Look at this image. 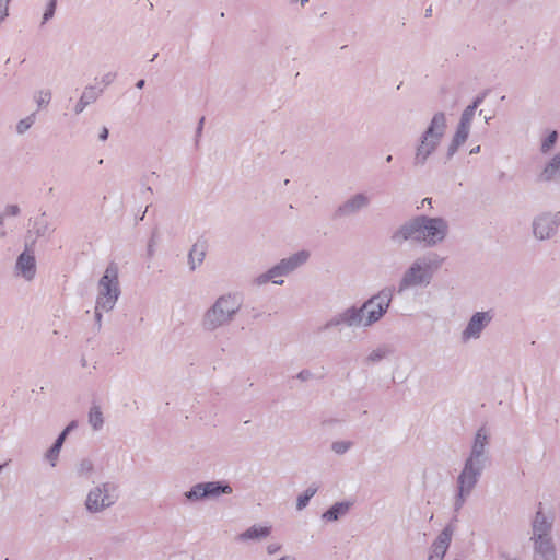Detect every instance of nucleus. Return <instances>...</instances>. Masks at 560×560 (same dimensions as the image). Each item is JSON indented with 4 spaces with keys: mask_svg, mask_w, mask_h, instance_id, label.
I'll use <instances>...</instances> for the list:
<instances>
[{
    "mask_svg": "<svg viewBox=\"0 0 560 560\" xmlns=\"http://www.w3.org/2000/svg\"><path fill=\"white\" fill-rule=\"evenodd\" d=\"M490 436L487 427H480L474 435L469 454L456 478V491L453 500V509L456 513L464 508L487 467Z\"/></svg>",
    "mask_w": 560,
    "mask_h": 560,
    "instance_id": "obj_1",
    "label": "nucleus"
},
{
    "mask_svg": "<svg viewBox=\"0 0 560 560\" xmlns=\"http://www.w3.org/2000/svg\"><path fill=\"white\" fill-rule=\"evenodd\" d=\"M450 222L444 217L419 214L402 223L393 234L392 241L401 245L413 241L425 247H435L446 241Z\"/></svg>",
    "mask_w": 560,
    "mask_h": 560,
    "instance_id": "obj_2",
    "label": "nucleus"
},
{
    "mask_svg": "<svg viewBox=\"0 0 560 560\" xmlns=\"http://www.w3.org/2000/svg\"><path fill=\"white\" fill-rule=\"evenodd\" d=\"M442 264L443 258L432 252L415 258L401 273L397 292L402 294L410 290L428 288Z\"/></svg>",
    "mask_w": 560,
    "mask_h": 560,
    "instance_id": "obj_3",
    "label": "nucleus"
},
{
    "mask_svg": "<svg viewBox=\"0 0 560 560\" xmlns=\"http://www.w3.org/2000/svg\"><path fill=\"white\" fill-rule=\"evenodd\" d=\"M446 131V115L443 112H436L415 143L412 158L415 166L421 167L427 164L429 159L439 150Z\"/></svg>",
    "mask_w": 560,
    "mask_h": 560,
    "instance_id": "obj_4",
    "label": "nucleus"
},
{
    "mask_svg": "<svg viewBox=\"0 0 560 560\" xmlns=\"http://www.w3.org/2000/svg\"><path fill=\"white\" fill-rule=\"evenodd\" d=\"M120 293L119 268L117 264L110 262L96 284L94 320L97 329L102 327L103 315L115 308Z\"/></svg>",
    "mask_w": 560,
    "mask_h": 560,
    "instance_id": "obj_5",
    "label": "nucleus"
},
{
    "mask_svg": "<svg viewBox=\"0 0 560 560\" xmlns=\"http://www.w3.org/2000/svg\"><path fill=\"white\" fill-rule=\"evenodd\" d=\"M243 306L238 293H225L217 300L202 314L200 325L205 331L214 332L234 322Z\"/></svg>",
    "mask_w": 560,
    "mask_h": 560,
    "instance_id": "obj_6",
    "label": "nucleus"
},
{
    "mask_svg": "<svg viewBox=\"0 0 560 560\" xmlns=\"http://www.w3.org/2000/svg\"><path fill=\"white\" fill-rule=\"evenodd\" d=\"M392 299V289L385 288L360 306L351 305L350 311L354 328L368 329L377 324L387 313Z\"/></svg>",
    "mask_w": 560,
    "mask_h": 560,
    "instance_id": "obj_7",
    "label": "nucleus"
},
{
    "mask_svg": "<svg viewBox=\"0 0 560 560\" xmlns=\"http://www.w3.org/2000/svg\"><path fill=\"white\" fill-rule=\"evenodd\" d=\"M553 517L550 513L537 511L533 524L530 541L533 560H557L556 546L551 536Z\"/></svg>",
    "mask_w": 560,
    "mask_h": 560,
    "instance_id": "obj_8",
    "label": "nucleus"
},
{
    "mask_svg": "<svg viewBox=\"0 0 560 560\" xmlns=\"http://www.w3.org/2000/svg\"><path fill=\"white\" fill-rule=\"evenodd\" d=\"M120 499L119 486L114 481H101L85 494L83 506L88 514L98 515L112 509Z\"/></svg>",
    "mask_w": 560,
    "mask_h": 560,
    "instance_id": "obj_9",
    "label": "nucleus"
},
{
    "mask_svg": "<svg viewBox=\"0 0 560 560\" xmlns=\"http://www.w3.org/2000/svg\"><path fill=\"white\" fill-rule=\"evenodd\" d=\"M493 319V310L478 311L472 313L459 332L460 342L467 345L469 342L479 340L486 329L491 325Z\"/></svg>",
    "mask_w": 560,
    "mask_h": 560,
    "instance_id": "obj_10",
    "label": "nucleus"
},
{
    "mask_svg": "<svg viewBox=\"0 0 560 560\" xmlns=\"http://www.w3.org/2000/svg\"><path fill=\"white\" fill-rule=\"evenodd\" d=\"M232 487L224 481H208L194 485L184 493L186 501L190 503L200 502L208 499H218L223 494H231Z\"/></svg>",
    "mask_w": 560,
    "mask_h": 560,
    "instance_id": "obj_11",
    "label": "nucleus"
},
{
    "mask_svg": "<svg viewBox=\"0 0 560 560\" xmlns=\"http://www.w3.org/2000/svg\"><path fill=\"white\" fill-rule=\"evenodd\" d=\"M560 225V212H541L533 219L532 232L536 240L552 238Z\"/></svg>",
    "mask_w": 560,
    "mask_h": 560,
    "instance_id": "obj_12",
    "label": "nucleus"
},
{
    "mask_svg": "<svg viewBox=\"0 0 560 560\" xmlns=\"http://www.w3.org/2000/svg\"><path fill=\"white\" fill-rule=\"evenodd\" d=\"M37 271L36 257L33 249L28 246L18 256L14 265V273L26 282L35 279Z\"/></svg>",
    "mask_w": 560,
    "mask_h": 560,
    "instance_id": "obj_13",
    "label": "nucleus"
},
{
    "mask_svg": "<svg viewBox=\"0 0 560 560\" xmlns=\"http://www.w3.org/2000/svg\"><path fill=\"white\" fill-rule=\"evenodd\" d=\"M371 203L368 192H357L346 199L336 210L338 218L351 217L366 209Z\"/></svg>",
    "mask_w": 560,
    "mask_h": 560,
    "instance_id": "obj_14",
    "label": "nucleus"
},
{
    "mask_svg": "<svg viewBox=\"0 0 560 560\" xmlns=\"http://www.w3.org/2000/svg\"><path fill=\"white\" fill-rule=\"evenodd\" d=\"M454 534V527L446 525L436 538L432 541L429 552L428 560H443L452 541Z\"/></svg>",
    "mask_w": 560,
    "mask_h": 560,
    "instance_id": "obj_15",
    "label": "nucleus"
},
{
    "mask_svg": "<svg viewBox=\"0 0 560 560\" xmlns=\"http://www.w3.org/2000/svg\"><path fill=\"white\" fill-rule=\"evenodd\" d=\"M538 178L542 183L560 184V151L547 159Z\"/></svg>",
    "mask_w": 560,
    "mask_h": 560,
    "instance_id": "obj_16",
    "label": "nucleus"
},
{
    "mask_svg": "<svg viewBox=\"0 0 560 560\" xmlns=\"http://www.w3.org/2000/svg\"><path fill=\"white\" fill-rule=\"evenodd\" d=\"M272 533L270 524H254L236 536L240 542L261 541L268 538Z\"/></svg>",
    "mask_w": 560,
    "mask_h": 560,
    "instance_id": "obj_17",
    "label": "nucleus"
},
{
    "mask_svg": "<svg viewBox=\"0 0 560 560\" xmlns=\"http://www.w3.org/2000/svg\"><path fill=\"white\" fill-rule=\"evenodd\" d=\"M311 253L306 249H301L291 254L290 256L282 258L278 264L283 269L287 276L294 272L296 269L302 267L310 259Z\"/></svg>",
    "mask_w": 560,
    "mask_h": 560,
    "instance_id": "obj_18",
    "label": "nucleus"
},
{
    "mask_svg": "<svg viewBox=\"0 0 560 560\" xmlns=\"http://www.w3.org/2000/svg\"><path fill=\"white\" fill-rule=\"evenodd\" d=\"M343 327L354 328L350 306L332 315L320 328V330H340Z\"/></svg>",
    "mask_w": 560,
    "mask_h": 560,
    "instance_id": "obj_19",
    "label": "nucleus"
},
{
    "mask_svg": "<svg viewBox=\"0 0 560 560\" xmlns=\"http://www.w3.org/2000/svg\"><path fill=\"white\" fill-rule=\"evenodd\" d=\"M101 90H97L93 85L85 86L81 93V96L79 97L78 102L73 107V112L77 115L81 114L89 105L96 102V100L101 95Z\"/></svg>",
    "mask_w": 560,
    "mask_h": 560,
    "instance_id": "obj_20",
    "label": "nucleus"
},
{
    "mask_svg": "<svg viewBox=\"0 0 560 560\" xmlns=\"http://www.w3.org/2000/svg\"><path fill=\"white\" fill-rule=\"evenodd\" d=\"M470 133V128L458 125L456 131L446 148V159H452L458 149L466 142Z\"/></svg>",
    "mask_w": 560,
    "mask_h": 560,
    "instance_id": "obj_21",
    "label": "nucleus"
},
{
    "mask_svg": "<svg viewBox=\"0 0 560 560\" xmlns=\"http://www.w3.org/2000/svg\"><path fill=\"white\" fill-rule=\"evenodd\" d=\"M287 275L284 273L283 269L279 264L275 265L270 269H268L266 272L260 273L254 279V283L256 285H264L268 282H272L275 284H283V277Z\"/></svg>",
    "mask_w": 560,
    "mask_h": 560,
    "instance_id": "obj_22",
    "label": "nucleus"
},
{
    "mask_svg": "<svg viewBox=\"0 0 560 560\" xmlns=\"http://www.w3.org/2000/svg\"><path fill=\"white\" fill-rule=\"evenodd\" d=\"M350 508V502H337L323 513L322 518L325 522H336L340 517L345 516L349 512Z\"/></svg>",
    "mask_w": 560,
    "mask_h": 560,
    "instance_id": "obj_23",
    "label": "nucleus"
},
{
    "mask_svg": "<svg viewBox=\"0 0 560 560\" xmlns=\"http://www.w3.org/2000/svg\"><path fill=\"white\" fill-rule=\"evenodd\" d=\"M207 253V245L205 242H197L195 243L188 254V264L191 270H195L197 267H199Z\"/></svg>",
    "mask_w": 560,
    "mask_h": 560,
    "instance_id": "obj_24",
    "label": "nucleus"
},
{
    "mask_svg": "<svg viewBox=\"0 0 560 560\" xmlns=\"http://www.w3.org/2000/svg\"><path fill=\"white\" fill-rule=\"evenodd\" d=\"M88 422L93 431H101L105 423L103 409L98 404H92L88 412Z\"/></svg>",
    "mask_w": 560,
    "mask_h": 560,
    "instance_id": "obj_25",
    "label": "nucleus"
},
{
    "mask_svg": "<svg viewBox=\"0 0 560 560\" xmlns=\"http://www.w3.org/2000/svg\"><path fill=\"white\" fill-rule=\"evenodd\" d=\"M95 464L91 458H82L75 465V474L80 478H91L95 474Z\"/></svg>",
    "mask_w": 560,
    "mask_h": 560,
    "instance_id": "obj_26",
    "label": "nucleus"
},
{
    "mask_svg": "<svg viewBox=\"0 0 560 560\" xmlns=\"http://www.w3.org/2000/svg\"><path fill=\"white\" fill-rule=\"evenodd\" d=\"M558 132L556 130L548 131L540 139L539 150L542 154H549L557 144Z\"/></svg>",
    "mask_w": 560,
    "mask_h": 560,
    "instance_id": "obj_27",
    "label": "nucleus"
},
{
    "mask_svg": "<svg viewBox=\"0 0 560 560\" xmlns=\"http://www.w3.org/2000/svg\"><path fill=\"white\" fill-rule=\"evenodd\" d=\"M52 93L49 89H39L34 92L33 101L38 109L45 108L49 105Z\"/></svg>",
    "mask_w": 560,
    "mask_h": 560,
    "instance_id": "obj_28",
    "label": "nucleus"
},
{
    "mask_svg": "<svg viewBox=\"0 0 560 560\" xmlns=\"http://www.w3.org/2000/svg\"><path fill=\"white\" fill-rule=\"evenodd\" d=\"M480 103L481 98L478 97L471 105L467 106L460 116L458 125L470 128L475 116V112Z\"/></svg>",
    "mask_w": 560,
    "mask_h": 560,
    "instance_id": "obj_29",
    "label": "nucleus"
},
{
    "mask_svg": "<svg viewBox=\"0 0 560 560\" xmlns=\"http://www.w3.org/2000/svg\"><path fill=\"white\" fill-rule=\"evenodd\" d=\"M318 488L316 486H310L306 488L296 499V509L299 511L304 510L310 500L316 494Z\"/></svg>",
    "mask_w": 560,
    "mask_h": 560,
    "instance_id": "obj_30",
    "label": "nucleus"
},
{
    "mask_svg": "<svg viewBox=\"0 0 560 560\" xmlns=\"http://www.w3.org/2000/svg\"><path fill=\"white\" fill-rule=\"evenodd\" d=\"M36 115L30 114L28 116L20 119L15 125V131L18 135H24L26 131H28L32 126L35 124Z\"/></svg>",
    "mask_w": 560,
    "mask_h": 560,
    "instance_id": "obj_31",
    "label": "nucleus"
},
{
    "mask_svg": "<svg viewBox=\"0 0 560 560\" xmlns=\"http://www.w3.org/2000/svg\"><path fill=\"white\" fill-rule=\"evenodd\" d=\"M56 5H57L56 0L48 1L47 5L45 8V11H44L43 18H42V25L46 24L48 21H50L54 18L55 11H56Z\"/></svg>",
    "mask_w": 560,
    "mask_h": 560,
    "instance_id": "obj_32",
    "label": "nucleus"
},
{
    "mask_svg": "<svg viewBox=\"0 0 560 560\" xmlns=\"http://www.w3.org/2000/svg\"><path fill=\"white\" fill-rule=\"evenodd\" d=\"M352 446L350 441H336L331 444V451L338 455L347 453Z\"/></svg>",
    "mask_w": 560,
    "mask_h": 560,
    "instance_id": "obj_33",
    "label": "nucleus"
},
{
    "mask_svg": "<svg viewBox=\"0 0 560 560\" xmlns=\"http://www.w3.org/2000/svg\"><path fill=\"white\" fill-rule=\"evenodd\" d=\"M387 355V350L385 348H376L374 350H372L366 360L371 363H375V362H380L381 360H383L385 357Z\"/></svg>",
    "mask_w": 560,
    "mask_h": 560,
    "instance_id": "obj_34",
    "label": "nucleus"
},
{
    "mask_svg": "<svg viewBox=\"0 0 560 560\" xmlns=\"http://www.w3.org/2000/svg\"><path fill=\"white\" fill-rule=\"evenodd\" d=\"M59 455H60V451L55 448V447H50L44 455L45 459L49 463L50 467H56L57 464H58V459H59Z\"/></svg>",
    "mask_w": 560,
    "mask_h": 560,
    "instance_id": "obj_35",
    "label": "nucleus"
},
{
    "mask_svg": "<svg viewBox=\"0 0 560 560\" xmlns=\"http://www.w3.org/2000/svg\"><path fill=\"white\" fill-rule=\"evenodd\" d=\"M21 212V209L18 205H8L4 207L3 211L0 213V217H3V222L5 223V219L9 217H18Z\"/></svg>",
    "mask_w": 560,
    "mask_h": 560,
    "instance_id": "obj_36",
    "label": "nucleus"
},
{
    "mask_svg": "<svg viewBox=\"0 0 560 560\" xmlns=\"http://www.w3.org/2000/svg\"><path fill=\"white\" fill-rule=\"evenodd\" d=\"M115 79H116V73L113 71H108L101 75V78L98 79V84H101L105 88V86L110 85L115 81Z\"/></svg>",
    "mask_w": 560,
    "mask_h": 560,
    "instance_id": "obj_37",
    "label": "nucleus"
},
{
    "mask_svg": "<svg viewBox=\"0 0 560 560\" xmlns=\"http://www.w3.org/2000/svg\"><path fill=\"white\" fill-rule=\"evenodd\" d=\"M282 549V545L280 542H269L266 548H265V551L268 556H273L276 553H278L280 550Z\"/></svg>",
    "mask_w": 560,
    "mask_h": 560,
    "instance_id": "obj_38",
    "label": "nucleus"
},
{
    "mask_svg": "<svg viewBox=\"0 0 560 560\" xmlns=\"http://www.w3.org/2000/svg\"><path fill=\"white\" fill-rule=\"evenodd\" d=\"M37 224L40 225L37 229V235L43 236L51 232L49 224L45 220L39 221Z\"/></svg>",
    "mask_w": 560,
    "mask_h": 560,
    "instance_id": "obj_39",
    "label": "nucleus"
},
{
    "mask_svg": "<svg viewBox=\"0 0 560 560\" xmlns=\"http://www.w3.org/2000/svg\"><path fill=\"white\" fill-rule=\"evenodd\" d=\"M66 436V432H61L59 436L56 439L55 443L52 444V447L61 451Z\"/></svg>",
    "mask_w": 560,
    "mask_h": 560,
    "instance_id": "obj_40",
    "label": "nucleus"
},
{
    "mask_svg": "<svg viewBox=\"0 0 560 560\" xmlns=\"http://www.w3.org/2000/svg\"><path fill=\"white\" fill-rule=\"evenodd\" d=\"M5 223L3 222V217H0V240L7 236V231L4 228Z\"/></svg>",
    "mask_w": 560,
    "mask_h": 560,
    "instance_id": "obj_41",
    "label": "nucleus"
},
{
    "mask_svg": "<svg viewBox=\"0 0 560 560\" xmlns=\"http://www.w3.org/2000/svg\"><path fill=\"white\" fill-rule=\"evenodd\" d=\"M107 138H108V129L106 127H103L98 135V139L101 141H105V140H107Z\"/></svg>",
    "mask_w": 560,
    "mask_h": 560,
    "instance_id": "obj_42",
    "label": "nucleus"
},
{
    "mask_svg": "<svg viewBox=\"0 0 560 560\" xmlns=\"http://www.w3.org/2000/svg\"><path fill=\"white\" fill-rule=\"evenodd\" d=\"M75 427V422H71L70 424H68L65 430L62 432H66V435H68V433L73 430Z\"/></svg>",
    "mask_w": 560,
    "mask_h": 560,
    "instance_id": "obj_43",
    "label": "nucleus"
},
{
    "mask_svg": "<svg viewBox=\"0 0 560 560\" xmlns=\"http://www.w3.org/2000/svg\"><path fill=\"white\" fill-rule=\"evenodd\" d=\"M480 149H481V148H480V145H476V147H474V148H471V149H470L469 154H470V155H472V154H477V153H479V152H480Z\"/></svg>",
    "mask_w": 560,
    "mask_h": 560,
    "instance_id": "obj_44",
    "label": "nucleus"
},
{
    "mask_svg": "<svg viewBox=\"0 0 560 560\" xmlns=\"http://www.w3.org/2000/svg\"><path fill=\"white\" fill-rule=\"evenodd\" d=\"M292 3H300L301 7H304L310 0H290Z\"/></svg>",
    "mask_w": 560,
    "mask_h": 560,
    "instance_id": "obj_45",
    "label": "nucleus"
},
{
    "mask_svg": "<svg viewBox=\"0 0 560 560\" xmlns=\"http://www.w3.org/2000/svg\"><path fill=\"white\" fill-rule=\"evenodd\" d=\"M501 557H502L504 560H517V558H515V557H510V556H508V555H505V553H502V555H501Z\"/></svg>",
    "mask_w": 560,
    "mask_h": 560,
    "instance_id": "obj_46",
    "label": "nucleus"
},
{
    "mask_svg": "<svg viewBox=\"0 0 560 560\" xmlns=\"http://www.w3.org/2000/svg\"><path fill=\"white\" fill-rule=\"evenodd\" d=\"M431 201H432V199H431V198H424V199L421 201V207H423V205H424V203L431 205Z\"/></svg>",
    "mask_w": 560,
    "mask_h": 560,
    "instance_id": "obj_47",
    "label": "nucleus"
},
{
    "mask_svg": "<svg viewBox=\"0 0 560 560\" xmlns=\"http://www.w3.org/2000/svg\"><path fill=\"white\" fill-rule=\"evenodd\" d=\"M143 85H144V80H139V81L137 82V88H138V89H142V88H143Z\"/></svg>",
    "mask_w": 560,
    "mask_h": 560,
    "instance_id": "obj_48",
    "label": "nucleus"
},
{
    "mask_svg": "<svg viewBox=\"0 0 560 560\" xmlns=\"http://www.w3.org/2000/svg\"><path fill=\"white\" fill-rule=\"evenodd\" d=\"M392 161H393V156H392V155H387V156H386V162H387V163H390Z\"/></svg>",
    "mask_w": 560,
    "mask_h": 560,
    "instance_id": "obj_49",
    "label": "nucleus"
},
{
    "mask_svg": "<svg viewBox=\"0 0 560 560\" xmlns=\"http://www.w3.org/2000/svg\"><path fill=\"white\" fill-rule=\"evenodd\" d=\"M431 8L427 10V15H430L431 14Z\"/></svg>",
    "mask_w": 560,
    "mask_h": 560,
    "instance_id": "obj_50",
    "label": "nucleus"
},
{
    "mask_svg": "<svg viewBox=\"0 0 560 560\" xmlns=\"http://www.w3.org/2000/svg\"><path fill=\"white\" fill-rule=\"evenodd\" d=\"M453 560H459V559H458V558H455V559H453Z\"/></svg>",
    "mask_w": 560,
    "mask_h": 560,
    "instance_id": "obj_51",
    "label": "nucleus"
}]
</instances>
